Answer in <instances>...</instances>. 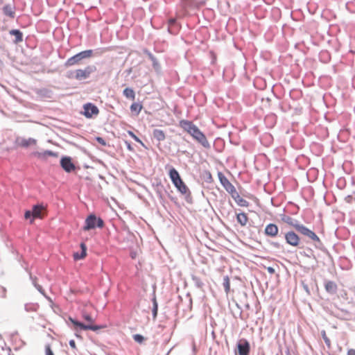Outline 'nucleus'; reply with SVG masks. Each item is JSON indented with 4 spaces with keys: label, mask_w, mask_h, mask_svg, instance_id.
Instances as JSON below:
<instances>
[{
    "label": "nucleus",
    "mask_w": 355,
    "mask_h": 355,
    "mask_svg": "<svg viewBox=\"0 0 355 355\" xmlns=\"http://www.w3.org/2000/svg\"><path fill=\"white\" fill-rule=\"evenodd\" d=\"M128 135L137 142L140 143L141 145H144L141 140L132 131H128Z\"/></svg>",
    "instance_id": "nucleus-38"
},
{
    "label": "nucleus",
    "mask_w": 355,
    "mask_h": 355,
    "mask_svg": "<svg viewBox=\"0 0 355 355\" xmlns=\"http://www.w3.org/2000/svg\"><path fill=\"white\" fill-rule=\"evenodd\" d=\"M237 349L239 355H249L250 345L249 342L245 339H240L237 343Z\"/></svg>",
    "instance_id": "nucleus-9"
},
{
    "label": "nucleus",
    "mask_w": 355,
    "mask_h": 355,
    "mask_svg": "<svg viewBox=\"0 0 355 355\" xmlns=\"http://www.w3.org/2000/svg\"><path fill=\"white\" fill-rule=\"evenodd\" d=\"M191 279H192L194 285L197 288H201L204 286V283L202 282V281L201 280V279L199 277H198L196 275H191Z\"/></svg>",
    "instance_id": "nucleus-29"
},
{
    "label": "nucleus",
    "mask_w": 355,
    "mask_h": 355,
    "mask_svg": "<svg viewBox=\"0 0 355 355\" xmlns=\"http://www.w3.org/2000/svg\"><path fill=\"white\" fill-rule=\"evenodd\" d=\"M324 286L325 291L331 295L335 294L337 291L338 286L334 281L325 280Z\"/></svg>",
    "instance_id": "nucleus-17"
},
{
    "label": "nucleus",
    "mask_w": 355,
    "mask_h": 355,
    "mask_svg": "<svg viewBox=\"0 0 355 355\" xmlns=\"http://www.w3.org/2000/svg\"><path fill=\"white\" fill-rule=\"evenodd\" d=\"M148 57L153 62V66L155 69H157L159 67V64L157 58L150 53H148Z\"/></svg>",
    "instance_id": "nucleus-36"
},
{
    "label": "nucleus",
    "mask_w": 355,
    "mask_h": 355,
    "mask_svg": "<svg viewBox=\"0 0 355 355\" xmlns=\"http://www.w3.org/2000/svg\"><path fill=\"white\" fill-rule=\"evenodd\" d=\"M174 186L177 188L178 191L182 194H186L188 192L190 193L188 187L181 178L174 184Z\"/></svg>",
    "instance_id": "nucleus-20"
},
{
    "label": "nucleus",
    "mask_w": 355,
    "mask_h": 355,
    "mask_svg": "<svg viewBox=\"0 0 355 355\" xmlns=\"http://www.w3.org/2000/svg\"><path fill=\"white\" fill-rule=\"evenodd\" d=\"M96 140L101 146H107V142L105 141V140L103 137H97L96 138Z\"/></svg>",
    "instance_id": "nucleus-40"
},
{
    "label": "nucleus",
    "mask_w": 355,
    "mask_h": 355,
    "mask_svg": "<svg viewBox=\"0 0 355 355\" xmlns=\"http://www.w3.org/2000/svg\"><path fill=\"white\" fill-rule=\"evenodd\" d=\"M33 156L36 157L37 158L42 159V160H46L47 159V157H58V153L53 152L50 150H46L43 152H39L36 151L33 153Z\"/></svg>",
    "instance_id": "nucleus-14"
},
{
    "label": "nucleus",
    "mask_w": 355,
    "mask_h": 355,
    "mask_svg": "<svg viewBox=\"0 0 355 355\" xmlns=\"http://www.w3.org/2000/svg\"><path fill=\"white\" fill-rule=\"evenodd\" d=\"M9 34L15 36V40L12 41L14 44H19L23 41V33L19 29H12L9 31Z\"/></svg>",
    "instance_id": "nucleus-18"
},
{
    "label": "nucleus",
    "mask_w": 355,
    "mask_h": 355,
    "mask_svg": "<svg viewBox=\"0 0 355 355\" xmlns=\"http://www.w3.org/2000/svg\"><path fill=\"white\" fill-rule=\"evenodd\" d=\"M39 309V305L37 303H26L24 305V309L26 312H36Z\"/></svg>",
    "instance_id": "nucleus-28"
},
{
    "label": "nucleus",
    "mask_w": 355,
    "mask_h": 355,
    "mask_svg": "<svg viewBox=\"0 0 355 355\" xmlns=\"http://www.w3.org/2000/svg\"><path fill=\"white\" fill-rule=\"evenodd\" d=\"M304 255L306 256V257H310V255H309L308 254H306V252H304Z\"/></svg>",
    "instance_id": "nucleus-50"
},
{
    "label": "nucleus",
    "mask_w": 355,
    "mask_h": 355,
    "mask_svg": "<svg viewBox=\"0 0 355 355\" xmlns=\"http://www.w3.org/2000/svg\"><path fill=\"white\" fill-rule=\"evenodd\" d=\"M321 336L327 345V347L329 349L331 348V341L329 340V338L327 337V334H326V331L324 330H322L321 331Z\"/></svg>",
    "instance_id": "nucleus-35"
},
{
    "label": "nucleus",
    "mask_w": 355,
    "mask_h": 355,
    "mask_svg": "<svg viewBox=\"0 0 355 355\" xmlns=\"http://www.w3.org/2000/svg\"><path fill=\"white\" fill-rule=\"evenodd\" d=\"M345 314L349 315V312L347 311H345Z\"/></svg>",
    "instance_id": "nucleus-51"
},
{
    "label": "nucleus",
    "mask_w": 355,
    "mask_h": 355,
    "mask_svg": "<svg viewBox=\"0 0 355 355\" xmlns=\"http://www.w3.org/2000/svg\"><path fill=\"white\" fill-rule=\"evenodd\" d=\"M180 127L188 132L205 148L209 149L211 148L205 135L192 121L184 119L181 120L180 121Z\"/></svg>",
    "instance_id": "nucleus-1"
},
{
    "label": "nucleus",
    "mask_w": 355,
    "mask_h": 355,
    "mask_svg": "<svg viewBox=\"0 0 355 355\" xmlns=\"http://www.w3.org/2000/svg\"><path fill=\"white\" fill-rule=\"evenodd\" d=\"M44 209V207L42 204L34 205L32 208V211L33 213V218H41L42 216V211Z\"/></svg>",
    "instance_id": "nucleus-19"
},
{
    "label": "nucleus",
    "mask_w": 355,
    "mask_h": 355,
    "mask_svg": "<svg viewBox=\"0 0 355 355\" xmlns=\"http://www.w3.org/2000/svg\"><path fill=\"white\" fill-rule=\"evenodd\" d=\"M33 285L41 294H42L44 296H46L45 291L42 286L37 284L35 282H33Z\"/></svg>",
    "instance_id": "nucleus-39"
},
{
    "label": "nucleus",
    "mask_w": 355,
    "mask_h": 355,
    "mask_svg": "<svg viewBox=\"0 0 355 355\" xmlns=\"http://www.w3.org/2000/svg\"><path fill=\"white\" fill-rule=\"evenodd\" d=\"M236 220L237 222L241 225V226H245L248 220V217L247 214L244 212H241L236 215Z\"/></svg>",
    "instance_id": "nucleus-24"
},
{
    "label": "nucleus",
    "mask_w": 355,
    "mask_h": 355,
    "mask_svg": "<svg viewBox=\"0 0 355 355\" xmlns=\"http://www.w3.org/2000/svg\"><path fill=\"white\" fill-rule=\"evenodd\" d=\"M60 166L67 173H71L76 169V166L73 163L71 157L68 156H63L61 158Z\"/></svg>",
    "instance_id": "nucleus-8"
},
{
    "label": "nucleus",
    "mask_w": 355,
    "mask_h": 355,
    "mask_svg": "<svg viewBox=\"0 0 355 355\" xmlns=\"http://www.w3.org/2000/svg\"><path fill=\"white\" fill-rule=\"evenodd\" d=\"M218 177L222 186L226 191L231 195L232 198L235 200L238 205L241 207H248L249 202L240 196L234 186L229 181L223 173L219 172L218 173Z\"/></svg>",
    "instance_id": "nucleus-2"
},
{
    "label": "nucleus",
    "mask_w": 355,
    "mask_h": 355,
    "mask_svg": "<svg viewBox=\"0 0 355 355\" xmlns=\"http://www.w3.org/2000/svg\"><path fill=\"white\" fill-rule=\"evenodd\" d=\"M123 94L128 99L135 100V92L130 87L125 88Z\"/></svg>",
    "instance_id": "nucleus-27"
},
{
    "label": "nucleus",
    "mask_w": 355,
    "mask_h": 355,
    "mask_svg": "<svg viewBox=\"0 0 355 355\" xmlns=\"http://www.w3.org/2000/svg\"><path fill=\"white\" fill-rule=\"evenodd\" d=\"M266 270L267 271L270 273V274H274L275 272V270L274 268L271 267V266H268L266 268Z\"/></svg>",
    "instance_id": "nucleus-46"
},
{
    "label": "nucleus",
    "mask_w": 355,
    "mask_h": 355,
    "mask_svg": "<svg viewBox=\"0 0 355 355\" xmlns=\"http://www.w3.org/2000/svg\"><path fill=\"white\" fill-rule=\"evenodd\" d=\"M80 60H81L80 58V56H79L78 53H77L75 55L67 59L64 65L66 67H70V66H72V65H74V64L78 63Z\"/></svg>",
    "instance_id": "nucleus-26"
},
{
    "label": "nucleus",
    "mask_w": 355,
    "mask_h": 355,
    "mask_svg": "<svg viewBox=\"0 0 355 355\" xmlns=\"http://www.w3.org/2000/svg\"><path fill=\"white\" fill-rule=\"evenodd\" d=\"M290 220H291V218H288V220L286 221V222H287V223H289Z\"/></svg>",
    "instance_id": "nucleus-53"
},
{
    "label": "nucleus",
    "mask_w": 355,
    "mask_h": 355,
    "mask_svg": "<svg viewBox=\"0 0 355 355\" xmlns=\"http://www.w3.org/2000/svg\"><path fill=\"white\" fill-rule=\"evenodd\" d=\"M132 338L135 342L139 344H142L146 340L144 336L139 334H134Z\"/></svg>",
    "instance_id": "nucleus-34"
},
{
    "label": "nucleus",
    "mask_w": 355,
    "mask_h": 355,
    "mask_svg": "<svg viewBox=\"0 0 355 355\" xmlns=\"http://www.w3.org/2000/svg\"><path fill=\"white\" fill-rule=\"evenodd\" d=\"M83 114L86 118H92L94 115H97L99 112L98 108L95 105L88 103L84 105Z\"/></svg>",
    "instance_id": "nucleus-10"
},
{
    "label": "nucleus",
    "mask_w": 355,
    "mask_h": 355,
    "mask_svg": "<svg viewBox=\"0 0 355 355\" xmlns=\"http://www.w3.org/2000/svg\"><path fill=\"white\" fill-rule=\"evenodd\" d=\"M152 302H153L152 315H153V319H155L157 318V311H158V304H157L155 296H154L153 298L152 299Z\"/></svg>",
    "instance_id": "nucleus-30"
},
{
    "label": "nucleus",
    "mask_w": 355,
    "mask_h": 355,
    "mask_svg": "<svg viewBox=\"0 0 355 355\" xmlns=\"http://www.w3.org/2000/svg\"><path fill=\"white\" fill-rule=\"evenodd\" d=\"M24 218L26 219H30L31 223H33L35 218H33V213L32 210H26L24 214Z\"/></svg>",
    "instance_id": "nucleus-37"
},
{
    "label": "nucleus",
    "mask_w": 355,
    "mask_h": 355,
    "mask_svg": "<svg viewBox=\"0 0 355 355\" xmlns=\"http://www.w3.org/2000/svg\"><path fill=\"white\" fill-rule=\"evenodd\" d=\"M270 245L272 246H273L274 248H280L282 247L281 244L279 243H278V242L272 241V242L270 243Z\"/></svg>",
    "instance_id": "nucleus-45"
},
{
    "label": "nucleus",
    "mask_w": 355,
    "mask_h": 355,
    "mask_svg": "<svg viewBox=\"0 0 355 355\" xmlns=\"http://www.w3.org/2000/svg\"><path fill=\"white\" fill-rule=\"evenodd\" d=\"M142 109V105L139 103H134L130 105V111L139 114Z\"/></svg>",
    "instance_id": "nucleus-31"
},
{
    "label": "nucleus",
    "mask_w": 355,
    "mask_h": 355,
    "mask_svg": "<svg viewBox=\"0 0 355 355\" xmlns=\"http://www.w3.org/2000/svg\"><path fill=\"white\" fill-rule=\"evenodd\" d=\"M81 248V255H79L78 252H76L73 254V259L75 260H80L83 259L87 255V248L84 243H81L80 244Z\"/></svg>",
    "instance_id": "nucleus-25"
},
{
    "label": "nucleus",
    "mask_w": 355,
    "mask_h": 355,
    "mask_svg": "<svg viewBox=\"0 0 355 355\" xmlns=\"http://www.w3.org/2000/svg\"><path fill=\"white\" fill-rule=\"evenodd\" d=\"M290 220H291V218H288V220L286 221V222H287V223H289Z\"/></svg>",
    "instance_id": "nucleus-52"
},
{
    "label": "nucleus",
    "mask_w": 355,
    "mask_h": 355,
    "mask_svg": "<svg viewBox=\"0 0 355 355\" xmlns=\"http://www.w3.org/2000/svg\"><path fill=\"white\" fill-rule=\"evenodd\" d=\"M264 234L267 236L275 238L278 235L281 236L282 232L279 234V228L277 225L275 223H269L265 227Z\"/></svg>",
    "instance_id": "nucleus-11"
},
{
    "label": "nucleus",
    "mask_w": 355,
    "mask_h": 355,
    "mask_svg": "<svg viewBox=\"0 0 355 355\" xmlns=\"http://www.w3.org/2000/svg\"><path fill=\"white\" fill-rule=\"evenodd\" d=\"M36 143V139L33 138L25 139L21 137H17L15 139V144L24 148H28L31 145H35Z\"/></svg>",
    "instance_id": "nucleus-13"
},
{
    "label": "nucleus",
    "mask_w": 355,
    "mask_h": 355,
    "mask_svg": "<svg viewBox=\"0 0 355 355\" xmlns=\"http://www.w3.org/2000/svg\"><path fill=\"white\" fill-rule=\"evenodd\" d=\"M69 320L76 327L80 328L82 330H92L94 331H98L102 328L101 326L99 325H93V324H85L81 322L78 321L76 319H73L71 317L69 318Z\"/></svg>",
    "instance_id": "nucleus-7"
},
{
    "label": "nucleus",
    "mask_w": 355,
    "mask_h": 355,
    "mask_svg": "<svg viewBox=\"0 0 355 355\" xmlns=\"http://www.w3.org/2000/svg\"><path fill=\"white\" fill-rule=\"evenodd\" d=\"M46 355H54L49 346L46 347Z\"/></svg>",
    "instance_id": "nucleus-44"
},
{
    "label": "nucleus",
    "mask_w": 355,
    "mask_h": 355,
    "mask_svg": "<svg viewBox=\"0 0 355 355\" xmlns=\"http://www.w3.org/2000/svg\"><path fill=\"white\" fill-rule=\"evenodd\" d=\"M290 220H291V218H288V220L286 221V222H287V223H289Z\"/></svg>",
    "instance_id": "nucleus-54"
},
{
    "label": "nucleus",
    "mask_w": 355,
    "mask_h": 355,
    "mask_svg": "<svg viewBox=\"0 0 355 355\" xmlns=\"http://www.w3.org/2000/svg\"><path fill=\"white\" fill-rule=\"evenodd\" d=\"M207 175H208L207 178H209V179H210V180H211V173H210L209 172H208V173H207Z\"/></svg>",
    "instance_id": "nucleus-49"
},
{
    "label": "nucleus",
    "mask_w": 355,
    "mask_h": 355,
    "mask_svg": "<svg viewBox=\"0 0 355 355\" xmlns=\"http://www.w3.org/2000/svg\"><path fill=\"white\" fill-rule=\"evenodd\" d=\"M168 175L173 184L181 178L178 171L173 167L169 170Z\"/></svg>",
    "instance_id": "nucleus-23"
},
{
    "label": "nucleus",
    "mask_w": 355,
    "mask_h": 355,
    "mask_svg": "<svg viewBox=\"0 0 355 355\" xmlns=\"http://www.w3.org/2000/svg\"><path fill=\"white\" fill-rule=\"evenodd\" d=\"M92 53H93V51L89 49V50L81 51V52L78 53V55L80 56V60H83L84 58L90 57L92 55Z\"/></svg>",
    "instance_id": "nucleus-33"
},
{
    "label": "nucleus",
    "mask_w": 355,
    "mask_h": 355,
    "mask_svg": "<svg viewBox=\"0 0 355 355\" xmlns=\"http://www.w3.org/2000/svg\"><path fill=\"white\" fill-rule=\"evenodd\" d=\"M83 316L85 320H87L88 322H94L93 318H92V316L89 314L85 313H83Z\"/></svg>",
    "instance_id": "nucleus-42"
},
{
    "label": "nucleus",
    "mask_w": 355,
    "mask_h": 355,
    "mask_svg": "<svg viewBox=\"0 0 355 355\" xmlns=\"http://www.w3.org/2000/svg\"><path fill=\"white\" fill-rule=\"evenodd\" d=\"M168 31L173 35H175L177 33L178 28H176L177 25V21L175 18H171L168 19Z\"/></svg>",
    "instance_id": "nucleus-21"
},
{
    "label": "nucleus",
    "mask_w": 355,
    "mask_h": 355,
    "mask_svg": "<svg viewBox=\"0 0 355 355\" xmlns=\"http://www.w3.org/2000/svg\"><path fill=\"white\" fill-rule=\"evenodd\" d=\"M104 226V221L101 218H97L94 214H89L85 219V225L83 230L88 231L96 227L102 228Z\"/></svg>",
    "instance_id": "nucleus-4"
},
{
    "label": "nucleus",
    "mask_w": 355,
    "mask_h": 355,
    "mask_svg": "<svg viewBox=\"0 0 355 355\" xmlns=\"http://www.w3.org/2000/svg\"><path fill=\"white\" fill-rule=\"evenodd\" d=\"M12 1H14L15 0ZM15 10L16 6L14 3L6 4L2 8L3 14L11 19H14L15 17Z\"/></svg>",
    "instance_id": "nucleus-12"
},
{
    "label": "nucleus",
    "mask_w": 355,
    "mask_h": 355,
    "mask_svg": "<svg viewBox=\"0 0 355 355\" xmlns=\"http://www.w3.org/2000/svg\"><path fill=\"white\" fill-rule=\"evenodd\" d=\"M69 344L71 348L76 349V343L73 340H69Z\"/></svg>",
    "instance_id": "nucleus-47"
},
{
    "label": "nucleus",
    "mask_w": 355,
    "mask_h": 355,
    "mask_svg": "<svg viewBox=\"0 0 355 355\" xmlns=\"http://www.w3.org/2000/svg\"><path fill=\"white\" fill-rule=\"evenodd\" d=\"M93 68V67L88 66L85 69H76L74 71L71 72V76H69V77H73L78 80L87 79L94 71Z\"/></svg>",
    "instance_id": "nucleus-5"
},
{
    "label": "nucleus",
    "mask_w": 355,
    "mask_h": 355,
    "mask_svg": "<svg viewBox=\"0 0 355 355\" xmlns=\"http://www.w3.org/2000/svg\"><path fill=\"white\" fill-rule=\"evenodd\" d=\"M223 285L224 287L225 292L227 294H228V293L230 291V278L228 276L226 275L223 277Z\"/></svg>",
    "instance_id": "nucleus-32"
},
{
    "label": "nucleus",
    "mask_w": 355,
    "mask_h": 355,
    "mask_svg": "<svg viewBox=\"0 0 355 355\" xmlns=\"http://www.w3.org/2000/svg\"><path fill=\"white\" fill-rule=\"evenodd\" d=\"M153 187L154 188V190L159 198V200L162 202H164V192L165 191V189L164 185L162 184V182H157L156 183L153 184Z\"/></svg>",
    "instance_id": "nucleus-16"
},
{
    "label": "nucleus",
    "mask_w": 355,
    "mask_h": 355,
    "mask_svg": "<svg viewBox=\"0 0 355 355\" xmlns=\"http://www.w3.org/2000/svg\"><path fill=\"white\" fill-rule=\"evenodd\" d=\"M345 200L347 203H352L354 202V194L347 196L345 198Z\"/></svg>",
    "instance_id": "nucleus-41"
},
{
    "label": "nucleus",
    "mask_w": 355,
    "mask_h": 355,
    "mask_svg": "<svg viewBox=\"0 0 355 355\" xmlns=\"http://www.w3.org/2000/svg\"><path fill=\"white\" fill-rule=\"evenodd\" d=\"M291 225L299 233H300L301 234L304 235L305 237L313 241L316 248L321 249L322 246V243L320 238L316 235V234L313 231L309 229L302 224L295 223Z\"/></svg>",
    "instance_id": "nucleus-3"
},
{
    "label": "nucleus",
    "mask_w": 355,
    "mask_h": 355,
    "mask_svg": "<svg viewBox=\"0 0 355 355\" xmlns=\"http://www.w3.org/2000/svg\"><path fill=\"white\" fill-rule=\"evenodd\" d=\"M347 355H355V349H351L347 352Z\"/></svg>",
    "instance_id": "nucleus-48"
},
{
    "label": "nucleus",
    "mask_w": 355,
    "mask_h": 355,
    "mask_svg": "<svg viewBox=\"0 0 355 355\" xmlns=\"http://www.w3.org/2000/svg\"><path fill=\"white\" fill-rule=\"evenodd\" d=\"M354 202H355V192L354 193Z\"/></svg>",
    "instance_id": "nucleus-56"
},
{
    "label": "nucleus",
    "mask_w": 355,
    "mask_h": 355,
    "mask_svg": "<svg viewBox=\"0 0 355 355\" xmlns=\"http://www.w3.org/2000/svg\"><path fill=\"white\" fill-rule=\"evenodd\" d=\"M3 3V0H0V4Z\"/></svg>",
    "instance_id": "nucleus-55"
},
{
    "label": "nucleus",
    "mask_w": 355,
    "mask_h": 355,
    "mask_svg": "<svg viewBox=\"0 0 355 355\" xmlns=\"http://www.w3.org/2000/svg\"><path fill=\"white\" fill-rule=\"evenodd\" d=\"M125 144L126 146V148L127 149L129 150V151H133L134 150V148L132 146L130 142L128 141H125Z\"/></svg>",
    "instance_id": "nucleus-43"
},
{
    "label": "nucleus",
    "mask_w": 355,
    "mask_h": 355,
    "mask_svg": "<svg viewBox=\"0 0 355 355\" xmlns=\"http://www.w3.org/2000/svg\"><path fill=\"white\" fill-rule=\"evenodd\" d=\"M34 92L42 98H51L53 96V91L46 87L35 89Z\"/></svg>",
    "instance_id": "nucleus-15"
},
{
    "label": "nucleus",
    "mask_w": 355,
    "mask_h": 355,
    "mask_svg": "<svg viewBox=\"0 0 355 355\" xmlns=\"http://www.w3.org/2000/svg\"><path fill=\"white\" fill-rule=\"evenodd\" d=\"M153 136L159 142L164 141L166 139L165 133L160 129H154L153 131Z\"/></svg>",
    "instance_id": "nucleus-22"
},
{
    "label": "nucleus",
    "mask_w": 355,
    "mask_h": 355,
    "mask_svg": "<svg viewBox=\"0 0 355 355\" xmlns=\"http://www.w3.org/2000/svg\"><path fill=\"white\" fill-rule=\"evenodd\" d=\"M286 243L291 246L297 247L300 243L299 236L293 230L286 232L284 236Z\"/></svg>",
    "instance_id": "nucleus-6"
}]
</instances>
